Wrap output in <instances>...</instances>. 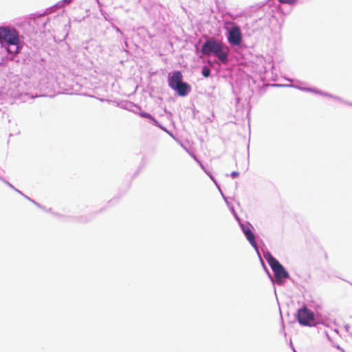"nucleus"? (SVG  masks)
Returning a JSON list of instances; mask_svg holds the SVG:
<instances>
[{
  "label": "nucleus",
  "instance_id": "f8f14e48",
  "mask_svg": "<svg viewBox=\"0 0 352 352\" xmlns=\"http://www.w3.org/2000/svg\"><path fill=\"white\" fill-rule=\"evenodd\" d=\"M231 176H232V177H234H234H238V176H239V173H238V172H236V171H234V172H232V173H231Z\"/></svg>",
  "mask_w": 352,
  "mask_h": 352
},
{
  "label": "nucleus",
  "instance_id": "7ed1b4c3",
  "mask_svg": "<svg viewBox=\"0 0 352 352\" xmlns=\"http://www.w3.org/2000/svg\"><path fill=\"white\" fill-rule=\"evenodd\" d=\"M297 319L303 326H311L314 321V314L311 310L304 307L298 311Z\"/></svg>",
  "mask_w": 352,
  "mask_h": 352
},
{
  "label": "nucleus",
  "instance_id": "39448f33",
  "mask_svg": "<svg viewBox=\"0 0 352 352\" xmlns=\"http://www.w3.org/2000/svg\"><path fill=\"white\" fill-rule=\"evenodd\" d=\"M242 36L240 28L234 26L229 30L228 40L229 43L234 45H239L241 42Z\"/></svg>",
  "mask_w": 352,
  "mask_h": 352
},
{
  "label": "nucleus",
  "instance_id": "6e6552de",
  "mask_svg": "<svg viewBox=\"0 0 352 352\" xmlns=\"http://www.w3.org/2000/svg\"><path fill=\"white\" fill-rule=\"evenodd\" d=\"M190 86L187 82H182L178 85L173 90L176 91L179 96H185L190 91Z\"/></svg>",
  "mask_w": 352,
  "mask_h": 352
},
{
  "label": "nucleus",
  "instance_id": "9b49d317",
  "mask_svg": "<svg viewBox=\"0 0 352 352\" xmlns=\"http://www.w3.org/2000/svg\"><path fill=\"white\" fill-rule=\"evenodd\" d=\"M280 3L294 4L296 0H278Z\"/></svg>",
  "mask_w": 352,
  "mask_h": 352
},
{
  "label": "nucleus",
  "instance_id": "9d476101",
  "mask_svg": "<svg viewBox=\"0 0 352 352\" xmlns=\"http://www.w3.org/2000/svg\"><path fill=\"white\" fill-rule=\"evenodd\" d=\"M202 75L207 78L210 75V70L207 67H204L202 69Z\"/></svg>",
  "mask_w": 352,
  "mask_h": 352
},
{
  "label": "nucleus",
  "instance_id": "f257e3e1",
  "mask_svg": "<svg viewBox=\"0 0 352 352\" xmlns=\"http://www.w3.org/2000/svg\"><path fill=\"white\" fill-rule=\"evenodd\" d=\"M7 43L9 45H14V50L7 48V51L10 54H17L19 52V38L18 32L8 27L0 28V43Z\"/></svg>",
  "mask_w": 352,
  "mask_h": 352
},
{
  "label": "nucleus",
  "instance_id": "f03ea898",
  "mask_svg": "<svg viewBox=\"0 0 352 352\" xmlns=\"http://www.w3.org/2000/svg\"><path fill=\"white\" fill-rule=\"evenodd\" d=\"M267 260L268 264L272 269L274 273V276L277 280H281L289 277L288 272L276 258L272 255H269Z\"/></svg>",
  "mask_w": 352,
  "mask_h": 352
},
{
  "label": "nucleus",
  "instance_id": "1a4fd4ad",
  "mask_svg": "<svg viewBox=\"0 0 352 352\" xmlns=\"http://www.w3.org/2000/svg\"><path fill=\"white\" fill-rule=\"evenodd\" d=\"M242 228H243V233L245 235L247 239L249 241V242L253 247L256 248V242L255 241V237H254V233L252 232L250 228H249L248 227L243 226Z\"/></svg>",
  "mask_w": 352,
  "mask_h": 352
},
{
  "label": "nucleus",
  "instance_id": "0eeeda50",
  "mask_svg": "<svg viewBox=\"0 0 352 352\" xmlns=\"http://www.w3.org/2000/svg\"><path fill=\"white\" fill-rule=\"evenodd\" d=\"M227 47H224L221 43L218 48L216 50L214 54L223 63H226L228 61V52Z\"/></svg>",
  "mask_w": 352,
  "mask_h": 352
},
{
  "label": "nucleus",
  "instance_id": "20e7f679",
  "mask_svg": "<svg viewBox=\"0 0 352 352\" xmlns=\"http://www.w3.org/2000/svg\"><path fill=\"white\" fill-rule=\"evenodd\" d=\"M221 43L217 42L214 38H210L204 43L201 47V53L204 55L209 56L211 53H214L216 50Z\"/></svg>",
  "mask_w": 352,
  "mask_h": 352
},
{
  "label": "nucleus",
  "instance_id": "423d86ee",
  "mask_svg": "<svg viewBox=\"0 0 352 352\" xmlns=\"http://www.w3.org/2000/svg\"><path fill=\"white\" fill-rule=\"evenodd\" d=\"M182 74L181 72L176 71L173 73L172 76L168 79V85L169 87L173 89L178 85L182 82Z\"/></svg>",
  "mask_w": 352,
  "mask_h": 352
}]
</instances>
